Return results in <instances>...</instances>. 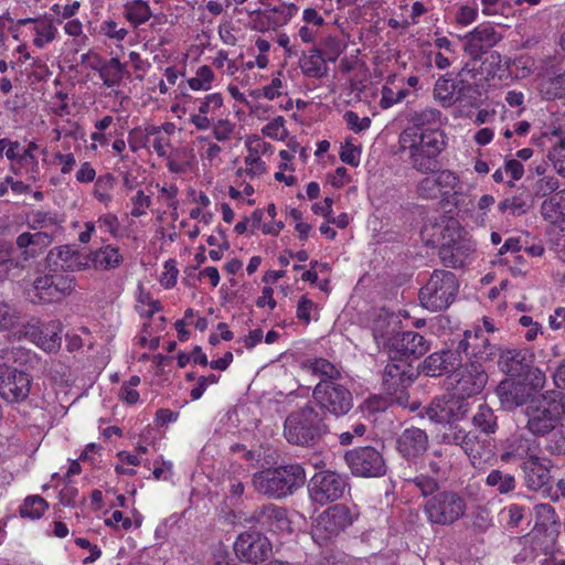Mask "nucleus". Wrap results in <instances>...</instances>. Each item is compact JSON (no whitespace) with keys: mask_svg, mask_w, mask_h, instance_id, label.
Segmentation results:
<instances>
[{"mask_svg":"<svg viewBox=\"0 0 565 565\" xmlns=\"http://www.w3.org/2000/svg\"><path fill=\"white\" fill-rule=\"evenodd\" d=\"M33 377L30 373L0 365V396L9 403H21L29 397Z\"/></svg>","mask_w":565,"mask_h":565,"instance_id":"obj_17","label":"nucleus"},{"mask_svg":"<svg viewBox=\"0 0 565 565\" xmlns=\"http://www.w3.org/2000/svg\"><path fill=\"white\" fill-rule=\"evenodd\" d=\"M440 440L446 445L459 446L469 457L473 467H478L491 457V451L484 449L476 433L466 431L457 424L446 426L440 435Z\"/></svg>","mask_w":565,"mask_h":565,"instance_id":"obj_12","label":"nucleus"},{"mask_svg":"<svg viewBox=\"0 0 565 565\" xmlns=\"http://www.w3.org/2000/svg\"><path fill=\"white\" fill-rule=\"evenodd\" d=\"M471 70L465 66L455 77L441 76L434 86V97L443 107L476 105L480 93L478 87L467 79Z\"/></svg>","mask_w":565,"mask_h":565,"instance_id":"obj_5","label":"nucleus"},{"mask_svg":"<svg viewBox=\"0 0 565 565\" xmlns=\"http://www.w3.org/2000/svg\"><path fill=\"white\" fill-rule=\"evenodd\" d=\"M452 386L458 398L467 401L468 397L477 395L484 388L488 375L479 362L460 365L454 371Z\"/></svg>","mask_w":565,"mask_h":565,"instance_id":"obj_15","label":"nucleus"},{"mask_svg":"<svg viewBox=\"0 0 565 565\" xmlns=\"http://www.w3.org/2000/svg\"><path fill=\"white\" fill-rule=\"evenodd\" d=\"M328 431L324 415L309 403L290 413L284 425L288 443L301 447L317 445Z\"/></svg>","mask_w":565,"mask_h":565,"instance_id":"obj_2","label":"nucleus"},{"mask_svg":"<svg viewBox=\"0 0 565 565\" xmlns=\"http://www.w3.org/2000/svg\"><path fill=\"white\" fill-rule=\"evenodd\" d=\"M344 459L356 477L380 478L387 471L383 455L371 446L354 448L345 454Z\"/></svg>","mask_w":565,"mask_h":565,"instance_id":"obj_10","label":"nucleus"},{"mask_svg":"<svg viewBox=\"0 0 565 565\" xmlns=\"http://www.w3.org/2000/svg\"><path fill=\"white\" fill-rule=\"evenodd\" d=\"M28 225L36 232H51L52 237L62 230L61 221L55 214L44 211H33L28 216Z\"/></svg>","mask_w":565,"mask_h":565,"instance_id":"obj_38","label":"nucleus"},{"mask_svg":"<svg viewBox=\"0 0 565 565\" xmlns=\"http://www.w3.org/2000/svg\"><path fill=\"white\" fill-rule=\"evenodd\" d=\"M146 143L151 145L158 156L168 160L170 171L177 172V161L173 159L174 148L169 135L164 134V131L148 129Z\"/></svg>","mask_w":565,"mask_h":565,"instance_id":"obj_34","label":"nucleus"},{"mask_svg":"<svg viewBox=\"0 0 565 565\" xmlns=\"http://www.w3.org/2000/svg\"><path fill=\"white\" fill-rule=\"evenodd\" d=\"M90 67L99 72V76L107 87L119 85L125 75V65L117 57H111L100 66L96 64Z\"/></svg>","mask_w":565,"mask_h":565,"instance_id":"obj_41","label":"nucleus"},{"mask_svg":"<svg viewBox=\"0 0 565 565\" xmlns=\"http://www.w3.org/2000/svg\"><path fill=\"white\" fill-rule=\"evenodd\" d=\"M19 320L20 312L17 308L7 301H0V330H9L15 327Z\"/></svg>","mask_w":565,"mask_h":565,"instance_id":"obj_53","label":"nucleus"},{"mask_svg":"<svg viewBox=\"0 0 565 565\" xmlns=\"http://www.w3.org/2000/svg\"><path fill=\"white\" fill-rule=\"evenodd\" d=\"M486 484L495 488L500 494H507L515 489V479L510 473L493 469L487 476Z\"/></svg>","mask_w":565,"mask_h":565,"instance_id":"obj_44","label":"nucleus"},{"mask_svg":"<svg viewBox=\"0 0 565 565\" xmlns=\"http://www.w3.org/2000/svg\"><path fill=\"white\" fill-rule=\"evenodd\" d=\"M525 375V384L529 385L530 388H532V394L545 385V374L543 371H541L539 367H534L529 365V367L523 373Z\"/></svg>","mask_w":565,"mask_h":565,"instance_id":"obj_60","label":"nucleus"},{"mask_svg":"<svg viewBox=\"0 0 565 565\" xmlns=\"http://www.w3.org/2000/svg\"><path fill=\"white\" fill-rule=\"evenodd\" d=\"M281 73H278L271 82L263 87V96L269 100H273L279 96H281L285 92V84L280 78Z\"/></svg>","mask_w":565,"mask_h":565,"instance_id":"obj_64","label":"nucleus"},{"mask_svg":"<svg viewBox=\"0 0 565 565\" xmlns=\"http://www.w3.org/2000/svg\"><path fill=\"white\" fill-rule=\"evenodd\" d=\"M47 508L49 504L42 497L30 495L20 507V515L32 520L40 519Z\"/></svg>","mask_w":565,"mask_h":565,"instance_id":"obj_48","label":"nucleus"},{"mask_svg":"<svg viewBox=\"0 0 565 565\" xmlns=\"http://www.w3.org/2000/svg\"><path fill=\"white\" fill-rule=\"evenodd\" d=\"M555 396L543 397L536 405L526 408L527 428L534 435H545L559 425Z\"/></svg>","mask_w":565,"mask_h":565,"instance_id":"obj_16","label":"nucleus"},{"mask_svg":"<svg viewBox=\"0 0 565 565\" xmlns=\"http://www.w3.org/2000/svg\"><path fill=\"white\" fill-rule=\"evenodd\" d=\"M345 478L333 471L317 472L309 483L311 500L320 505L339 500L347 489Z\"/></svg>","mask_w":565,"mask_h":565,"instance_id":"obj_14","label":"nucleus"},{"mask_svg":"<svg viewBox=\"0 0 565 565\" xmlns=\"http://www.w3.org/2000/svg\"><path fill=\"white\" fill-rule=\"evenodd\" d=\"M305 366L308 367L315 375H318L321 381H333L340 377V371L326 359L319 358L313 360H308L305 363Z\"/></svg>","mask_w":565,"mask_h":565,"instance_id":"obj_45","label":"nucleus"},{"mask_svg":"<svg viewBox=\"0 0 565 565\" xmlns=\"http://www.w3.org/2000/svg\"><path fill=\"white\" fill-rule=\"evenodd\" d=\"M541 214L551 223L565 220V189L555 192L542 202Z\"/></svg>","mask_w":565,"mask_h":565,"instance_id":"obj_37","label":"nucleus"},{"mask_svg":"<svg viewBox=\"0 0 565 565\" xmlns=\"http://www.w3.org/2000/svg\"><path fill=\"white\" fill-rule=\"evenodd\" d=\"M396 347L403 355L418 359L428 352L430 342L417 332L405 331L396 340Z\"/></svg>","mask_w":565,"mask_h":565,"instance_id":"obj_33","label":"nucleus"},{"mask_svg":"<svg viewBox=\"0 0 565 565\" xmlns=\"http://www.w3.org/2000/svg\"><path fill=\"white\" fill-rule=\"evenodd\" d=\"M559 181L553 175L541 178L535 184V195L540 198H550L558 191Z\"/></svg>","mask_w":565,"mask_h":565,"instance_id":"obj_58","label":"nucleus"},{"mask_svg":"<svg viewBox=\"0 0 565 565\" xmlns=\"http://www.w3.org/2000/svg\"><path fill=\"white\" fill-rule=\"evenodd\" d=\"M54 241L51 232L21 233L15 241L24 260L36 257Z\"/></svg>","mask_w":565,"mask_h":565,"instance_id":"obj_27","label":"nucleus"},{"mask_svg":"<svg viewBox=\"0 0 565 565\" xmlns=\"http://www.w3.org/2000/svg\"><path fill=\"white\" fill-rule=\"evenodd\" d=\"M1 359L3 361L0 362V365H8L9 369H15L26 373L35 369L40 363V359L36 353L22 347L6 350Z\"/></svg>","mask_w":565,"mask_h":565,"instance_id":"obj_31","label":"nucleus"},{"mask_svg":"<svg viewBox=\"0 0 565 565\" xmlns=\"http://www.w3.org/2000/svg\"><path fill=\"white\" fill-rule=\"evenodd\" d=\"M441 113L436 108H425L414 114L412 127L436 128L440 124Z\"/></svg>","mask_w":565,"mask_h":565,"instance_id":"obj_51","label":"nucleus"},{"mask_svg":"<svg viewBox=\"0 0 565 565\" xmlns=\"http://www.w3.org/2000/svg\"><path fill=\"white\" fill-rule=\"evenodd\" d=\"M124 15L134 26H138L150 19L151 11L146 1L131 0L125 3Z\"/></svg>","mask_w":565,"mask_h":565,"instance_id":"obj_43","label":"nucleus"},{"mask_svg":"<svg viewBox=\"0 0 565 565\" xmlns=\"http://www.w3.org/2000/svg\"><path fill=\"white\" fill-rule=\"evenodd\" d=\"M408 94V89H399L398 92H394L393 88L383 86L381 90L380 106L383 109H387L393 105L404 100Z\"/></svg>","mask_w":565,"mask_h":565,"instance_id":"obj_56","label":"nucleus"},{"mask_svg":"<svg viewBox=\"0 0 565 565\" xmlns=\"http://www.w3.org/2000/svg\"><path fill=\"white\" fill-rule=\"evenodd\" d=\"M262 132L271 139L284 140L288 135L284 117L278 116L270 120L263 127Z\"/></svg>","mask_w":565,"mask_h":565,"instance_id":"obj_57","label":"nucleus"},{"mask_svg":"<svg viewBox=\"0 0 565 565\" xmlns=\"http://www.w3.org/2000/svg\"><path fill=\"white\" fill-rule=\"evenodd\" d=\"M136 309L141 317H151L159 310L157 301L152 300L149 294L145 292L141 288L137 297Z\"/></svg>","mask_w":565,"mask_h":565,"instance_id":"obj_59","label":"nucleus"},{"mask_svg":"<svg viewBox=\"0 0 565 565\" xmlns=\"http://www.w3.org/2000/svg\"><path fill=\"white\" fill-rule=\"evenodd\" d=\"M312 398L321 412L335 417L345 415L353 406L351 392L333 381H320L312 391Z\"/></svg>","mask_w":565,"mask_h":565,"instance_id":"obj_8","label":"nucleus"},{"mask_svg":"<svg viewBox=\"0 0 565 565\" xmlns=\"http://www.w3.org/2000/svg\"><path fill=\"white\" fill-rule=\"evenodd\" d=\"M115 185V177L111 173L99 175L94 185V196L102 203L111 201L110 191Z\"/></svg>","mask_w":565,"mask_h":565,"instance_id":"obj_50","label":"nucleus"},{"mask_svg":"<svg viewBox=\"0 0 565 565\" xmlns=\"http://www.w3.org/2000/svg\"><path fill=\"white\" fill-rule=\"evenodd\" d=\"M398 143L413 169L429 173L436 169L437 158L446 148V137L438 128L407 127L399 135Z\"/></svg>","mask_w":565,"mask_h":565,"instance_id":"obj_1","label":"nucleus"},{"mask_svg":"<svg viewBox=\"0 0 565 565\" xmlns=\"http://www.w3.org/2000/svg\"><path fill=\"white\" fill-rule=\"evenodd\" d=\"M540 448L535 438L516 437L508 446V449L501 455L503 461L512 459L522 460L523 466L529 461L540 458Z\"/></svg>","mask_w":565,"mask_h":565,"instance_id":"obj_26","label":"nucleus"},{"mask_svg":"<svg viewBox=\"0 0 565 565\" xmlns=\"http://www.w3.org/2000/svg\"><path fill=\"white\" fill-rule=\"evenodd\" d=\"M527 350L508 349L501 352L499 364L510 376H521L531 363Z\"/></svg>","mask_w":565,"mask_h":565,"instance_id":"obj_32","label":"nucleus"},{"mask_svg":"<svg viewBox=\"0 0 565 565\" xmlns=\"http://www.w3.org/2000/svg\"><path fill=\"white\" fill-rule=\"evenodd\" d=\"M466 511V499L450 490L437 492L424 504V513L429 523L441 526L454 524L465 515Z\"/></svg>","mask_w":565,"mask_h":565,"instance_id":"obj_6","label":"nucleus"},{"mask_svg":"<svg viewBox=\"0 0 565 565\" xmlns=\"http://www.w3.org/2000/svg\"><path fill=\"white\" fill-rule=\"evenodd\" d=\"M255 519L260 526L271 532H284L289 530V520L287 518L286 509L273 503L263 505L258 509L255 512Z\"/></svg>","mask_w":565,"mask_h":565,"instance_id":"obj_28","label":"nucleus"},{"mask_svg":"<svg viewBox=\"0 0 565 565\" xmlns=\"http://www.w3.org/2000/svg\"><path fill=\"white\" fill-rule=\"evenodd\" d=\"M429 439L424 429L409 427L404 429L396 439V449L406 460L420 458L428 449Z\"/></svg>","mask_w":565,"mask_h":565,"instance_id":"obj_23","label":"nucleus"},{"mask_svg":"<svg viewBox=\"0 0 565 565\" xmlns=\"http://www.w3.org/2000/svg\"><path fill=\"white\" fill-rule=\"evenodd\" d=\"M459 281L456 275L444 269H435L428 281L419 290L422 306L437 312L447 309L456 299Z\"/></svg>","mask_w":565,"mask_h":565,"instance_id":"obj_4","label":"nucleus"},{"mask_svg":"<svg viewBox=\"0 0 565 565\" xmlns=\"http://www.w3.org/2000/svg\"><path fill=\"white\" fill-rule=\"evenodd\" d=\"M223 105L222 95L218 93H213L206 95L203 99L199 102L198 111L203 115L213 114Z\"/></svg>","mask_w":565,"mask_h":565,"instance_id":"obj_61","label":"nucleus"},{"mask_svg":"<svg viewBox=\"0 0 565 565\" xmlns=\"http://www.w3.org/2000/svg\"><path fill=\"white\" fill-rule=\"evenodd\" d=\"M214 79L213 71L210 66H200L194 77L188 79L189 86L193 90H209Z\"/></svg>","mask_w":565,"mask_h":565,"instance_id":"obj_52","label":"nucleus"},{"mask_svg":"<svg viewBox=\"0 0 565 565\" xmlns=\"http://www.w3.org/2000/svg\"><path fill=\"white\" fill-rule=\"evenodd\" d=\"M306 482L305 469L300 465H286L257 472L253 477L256 491L269 498L280 499L291 494Z\"/></svg>","mask_w":565,"mask_h":565,"instance_id":"obj_3","label":"nucleus"},{"mask_svg":"<svg viewBox=\"0 0 565 565\" xmlns=\"http://www.w3.org/2000/svg\"><path fill=\"white\" fill-rule=\"evenodd\" d=\"M326 62H335L342 53L341 42L338 38L328 35L322 40V49H320Z\"/></svg>","mask_w":565,"mask_h":565,"instance_id":"obj_55","label":"nucleus"},{"mask_svg":"<svg viewBox=\"0 0 565 565\" xmlns=\"http://www.w3.org/2000/svg\"><path fill=\"white\" fill-rule=\"evenodd\" d=\"M131 215L139 217L146 214L151 204V199L149 195L145 194L142 190H138L137 193L131 198Z\"/></svg>","mask_w":565,"mask_h":565,"instance_id":"obj_63","label":"nucleus"},{"mask_svg":"<svg viewBox=\"0 0 565 565\" xmlns=\"http://www.w3.org/2000/svg\"><path fill=\"white\" fill-rule=\"evenodd\" d=\"M456 353L451 351L435 352L424 361V372L429 376H437L456 370Z\"/></svg>","mask_w":565,"mask_h":565,"instance_id":"obj_36","label":"nucleus"},{"mask_svg":"<svg viewBox=\"0 0 565 565\" xmlns=\"http://www.w3.org/2000/svg\"><path fill=\"white\" fill-rule=\"evenodd\" d=\"M46 263L50 271H73L81 267L79 255L67 245L56 247L49 252Z\"/></svg>","mask_w":565,"mask_h":565,"instance_id":"obj_30","label":"nucleus"},{"mask_svg":"<svg viewBox=\"0 0 565 565\" xmlns=\"http://www.w3.org/2000/svg\"><path fill=\"white\" fill-rule=\"evenodd\" d=\"M416 377L414 367L406 361L388 363L383 373V388L399 405H408L407 388Z\"/></svg>","mask_w":565,"mask_h":565,"instance_id":"obj_11","label":"nucleus"},{"mask_svg":"<svg viewBox=\"0 0 565 565\" xmlns=\"http://www.w3.org/2000/svg\"><path fill=\"white\" fill-rule=\"evenodd\" d=\"M299 65L307 77L322 78L328 74L327 62L321 50L316 46L302 54Z\"/></svg>","mask_w":565,"mask_h":565,"instance_id":"obj_35","label":"nucleus"},{"mask_svg":"<svg viewBox=\"0 0 565 565\" xmlns=\"http://www.w3.org/2000/svg\"><path fill=\"white\" fill-rule=\"evenodd\" d=\"M356 518V513L345 504H334L323 511L312 526L311 536L318 545L327 544L338 536Z\"/></svg>","mask_w":565,"mask_h":565,"instance_id":"obj_7","label":"nucleus"},{"mask_svg":"<svg viewBox=\"0 0 565 565\" xmlns=\"http://www.w3.org/2000/svg\"><path fill=\"white\" fill-rule=\"evenodd\" d=\"M529 207L530 195L526 192L507 198L498 204V209L501 213L510 212L513 215L524 214Z\"/></svg>","mask_w":565,"mask_h":565,"instance_id":"obj_47","label":"nucleus"},{"mask_svg":"<svg viewBox=\"0 0 565 565\" xmlns=\"http://www.w3.org/2000/svg\"><path fill=\"white\" fill-rule=\"evenodd\" d=\"M525 486L532 491H541L548 494L551 491V475L546 465L541 458L529 461L523 466Z\"/></svg>","mask_w":565,"mask_h":565,"instance_id":"obj_29","label":"nucleus"},{"mask_svg":"<svg viewBox=\"0 0 565 565\" xmlns=\"http://www.w3.org/2000/svg\"><path fill=\"white\" fill-rule=\"evenodd\" d=\"M499 349L491 344L484 331L480 328L465 331L463 338L459 341L456 353H463L467 358H475V362L491 360Z\"/></svg>","mask_w":565,"mask_h":565,"instance_id":"obj_22","label":"nucleus"},{"mask_svg":"<svg viewBox=\"0 0 565 565\" xmlns=\"http://www.w3.org/2000/svg\"><path fill=\"white\" fill-rule=\"evenodd\" d=\"M501 40V34L490 24H480L465 35V52L477 60Z\"/></svg>","mask_w":565,"mask_h":565,"instance_id":"obj_24","label":"nucleus"},{"mask_svg":"<svg viewBox=\"0 0 565 565\" xmlns=\"http://www.w3.org/2000/svg\"><path fill=\"white\" fill-rule=\"evenodd\" d=\"M541 96L546 100L565 97V71L544 77L539 86Z\"/></svg>","mask_w":565,"mask_h":565,"instance_id":"obj_40","label":"nucleus"},{"mask_svg":"<svg viewBox=\"0 0 565 565\" xmlns=\"http://www.w3.org/2000/svg\"><path fill=\"white\" fill-rule=\"evenodd\" d=\"M236 556L245 562L257 564L271 554V543L259 532H244L234 543Z\"/></svg>","mask_w":565,"mask_h":565,"instance_id":"obj_18","label":"nucleus"},{"mask_svg":"<svg viewBox=\"0 0 565 565\" xmlns=\"http://www.w3.org/2000/svg\"><path fill=\"white\" fill-rule=\"evenodd\" d=\"M459 177L451 170L433 171L431 174L422 178L416 184V194L423 200H443L450 202V198L459 192Z\"/></svg>","mask_w":565,"mask_h":565,"instance_id":"obj_9","label":"nucleus"},{"mask_svg":"<svg viewBox=\"0 0 565 565\" xmlns=\"http://www.w3.org/2000/svg\"><path fill=\"white\" fill-rule=\"evenodd\" d=\"M497 394L502 406L511 411L527 403L532 388L521 381H503L499 384Z\"/></svg>","mask_w":565,"mask_h":565,"instance_id":"obj_25","label":"nucleus"},{"mask_svg":"<svg viewBox=\"0 0 565 565\" xmlns=\"http://www.w3.org/2000/svg\"><path fill=\"white\" fill-rule=\"evenodd\" d=\"M347 126L354 132H361L370 128L371 119L369 117H360L356 113L349 110L343 115Z\"/></svg>","mask_w":565,"mask_h":565,"instance_id":"obj_62","label":"nucleus"},{"mask_svg":"<svg viewBox=\"0 0 565 565\" xmlns=\"http://www.w3.org/2000/svg\"><path fill=\"white\" fill-rule=\"evenodd\" d=\"M469 412V403L455 394L434 398L426 407V416L435 423H447L463 418Z\"/></svg>","mask_w":565,"mask_h":565,"instance_id":"obj_20","label":"nucleus"},{"mask_svg":"<svg viewBox=\"0 0 565 565\" xmlns=\"http://www.w3.org/2000/svg\"><path fill=\"white\" fill-rule=\"evenodd\" d=\"M62 324L57 320L41 322L32 320L24 326V337L46 352L60 349L62 343Z\"/></svg>","mask_w":565,"mask_h":565,"instance_id":"obj_19","label":"nucleus"},{"mask_svg":"<svg viewBox=\"0 0 565 565\" xmlns=\"http://www.w3.org/2000/svg\"><path fill=\"white\" fill-rule=\"evenodd\" d=\"M475 252V242L457 233L456 237L441 244L439 258L446 267L461 268L472 260Z\"/></svg>","mask_w":565,"mask_h":565,"instance_id":"obj_21","label":"nucleus"},{"mask_svg":"<svg viewBox=\"0 0 565 565\" xmlns=\"http://www.w3.org/2000/svg\"><path fill=\"white\" fill-rule=\"evenodd\" d=\"M74 288L75 277L63 271H50L33 281L34 296L41 302L58 301L71 295Z\"/></svg>","mask_w":565,"mask_h":565,"instance_id":"obj_13","label":"nucleus"},{"mask_svg":"<svg viewBox=\"0 0 565 565\" xmlns=\"http://www.w3.org/2000/svg\"><path fill=\"white\" fill-rule=\"evenodd\" d=\"M296 11L297 8L294 4L280 3L278 6H267L263 14L273 28H278L286 25Z\"/></svg>","mask_w":565,"mask_h":565,"instance_id":"obj_42","label":"nucleus"},{"mask_svg":"<svg viewBox=\"0 0 565 565\" xmlns=\"http://www.w3.org/2000/svg\"><path fill=\"white\" fill-rule=\"evenodd\" d=\"M405 483L415 487L424 497L430 498L436 494L435 492L438 490L436 479L423 473L412 478H405Z\"/></svg>","mask_w":565,"mask_h":565,"instance_id":"obj_49","label":"nucleus"},{"mask_svg":"<svg viewBox=\"0 0 565 565\" xmlns=\"http://www.w3.org/2000/svg\"><path fill=\"white\" fill-rule=\"evenodd\" d=\"M34 30L36 38L33 43L38 47H43L55 39L56 29L50 21H41L35 25Z\"/></svg>","mask_w":565,"mask_h":565,"instance_id":"obj_54","label":"nucleus"},{"mask_svg":"<svg viewBox=\"0 0 565 565\" xmlns=\"http://www.w3.org/2000/svg\"><path fill=\"white\" fill-rule=\"evenodd\" d=\"M472 423L487 435L493 434L498 427L493 411L484 403L478 406L477 413L472 417Z\"/></svg>","mask_w":565,"mask_h":565,"instance_id":"obj_46","label":"nucleus"},{"mask_svg":"<svg viewBox=\"0 0 565 565\" xmlns=\"http://www.w3.org/2000/svg\"><path fill=\"white\" fill-rule=\"evenodd\" d=\"M90 260L96 269L109 270L118 267L124 257L119 253L118 248L106 245L90 254Z\"/></svg>","mask_w":565,"mask_h":565,"instance_id":"obj_39","label":"nucleus"}]
</instances>
